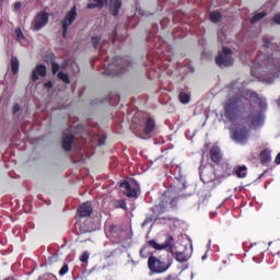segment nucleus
Returning a JSON list of instances; mask_svg holds the SVG:
<instances>
[{"label":"nucleus","instance_id":"nucleus-28","mask_svg":"<svg viewBox=\"0 0 280 280\" xmlns=\"http://www.w3.org/2000/svg\"><path fill=\"white\" fill-rule=\"evenodd\" d=\"M57 78L61 80L65 84H71V79L69 78L68 73L65 72H58Z\"/></svg>","mask_w":280,"mask_h":280},{"label":"nucleus","instance_id":"nucleus-1","mask_svg":"<svg viewBox=\"0 0 280 280\" xmlns=\"http://www.w3.org/2000/svg\"><path fill=\"white\" fill-rule=\"evenodd\" d=\"M244 100H246V102L250 100L254 104H257L261 110H267L268 108L266 97L260 96L253 90H246L242 95L231 96L224 104V117L231 124L235 122L236 119H240L242 113L246 109Z\"/></svg>","mask_w":280,"mask_h":280},{"label":"nucleus","instance_id":"nucleus-6","mask_svg":"<svg viewBox=\"0 0 280 280\" xmlns=\"http://www.w3.org/2000/svg\"><path fill=\"white\" fill-rule=\"evenodd\" d=\"M78 19V7L73 5L65 15L61 21L62 38H67V32H69V26L73 25Z\"/></svg>","mask_w":280,"mask_h":280},{"label":"nucleus","instance_id":"nucleus-24","mask_svg":"<svg viewBox=\"0 0 280 280\" xmlns=\"http://www.w3.org/2000/svg\"><path fill=\"white\" fill-rule=\"evenodd\" d=\"M178 102L180 104H189V102H191V94L187 92H180L178 94Z\"/></svg>","mask_w":280,"mask_h":280},{"label":"nucleus","instance_id":"nucleus-5","mask_svg":"<svg viewBox=\"0 0 280 280\" xmlns=\"http://www.w3.org/2000/svg\"><path fill=\"white\" fill-rule=\"evenodd\" d=\"M250 135V130H248V127L246 126H241V127H235L231 131V138L235 143H240L241 145H246L248 143V136Z\"/></svg>","mask_w":280,"mask_h":280},{"label":"nucleus","instance_id":"nucleus-20","mask_svg":"<svg viewBox=\"0 0 280 280\" xmlns=\"http://www.w3.org/2000/svg\"><path fill=\"white\" fill-rule=\"evenodd\" d=\"M250 125L254 129L261 128L264 126V116L261 114H252Z\"/></svg>","mask_w":280,"mask_h":280},{"label":"nucleus","instance_id":"nucleus-33","mask_svg":"<svg viewBox=\"0 0 280 280\" xmlns=\"http://www.w3.org/2000/svg\"><path fill=\"white\" fill-rule=\"evenodd\" d=\"M15 36L18 42L25 40V35H23L21 27L15 28Z\"/></svg>","mask_w":280,"mask_h":280},{"label":"nucleus","instance_id":"nucleus-17","mask_svg":"<svg viewBox=\"0 0 280 280\" xmlns=\"http://www.w3.org/2000/svg\"><path fill=\"white\" fill-rule=\"evenodd\" d=\"M168 208L167 206H164L161 201L159 202V205L154 206L152 208L153 211V215L152 219L153 220H159V215H163V213H165V211H167Z\"/></svg>","mask_w":280,"mask_h":280},{"label":"nucleus","instance_id":"nucleus-14","mask_svg":"<svg viewBox=\"0 0 280 280\" xmlns=\"http://www.w3.org/2000/svg\"><path fill=\"white\" fill-rule=\"evenodd\" d=\"M38 75L40 78H45L47 75V66L39 63L35 67V69L32 72L33 82H36L38 80Z\"/></svg>","mask_w":280,"mask_h":280},{"label":"nucleus","instance_id":"nucleus-7","mask_svg":"<svg viewBox=\"0 0 280 280\" xmlns=\"http://www.w3.org/2000/svg\"><path fill=\"white\" fill-rule=\"evenodd\" d=\"M160 202H162L166 209H176V207H178V195L172 189H166L160 197Z\"/></svg>","mask_w":280,"mask_h":280},{"label":"nucleus","instance_id":"nucleus-22","mask_svg":"<svg viewBox=\"0 0 280 280\" xmlns=\"http://www.w3.org/2000/svg\"><path fill=\"white\" fill-rule=\"evenodd\" d=\"M272 161V158L270 156V150L265 149L260 152V163L261 165H268Z\"/></svg>","mask_w":280,"mask_h":280},{"label":"nucleus","instance_id":"nucleus-35","mask_svg":"<svg viewBox=\"0 0 280 280\" xmlns=\"http://www.w3.org/2000/svg\"><path fill=\"white\" fill-rule=\"evenodd\" d=\"M69 272V265L65 264L59 270V277H65Z\"/></svg>","mask_w":280,"mask_h":280},{"label":"nucleus","instance_id":"nucleus-13","mask_svg":"<svg viewBox=\"0 0 280 280\" xmlns=\"http://www.w3.org/2000/svg\"><path fill=\"white\" fill-rule=\"evenodd\" d=\"M77 213L79 218H89L93 213V205L91 202H84L82 203L78 210Z\"/></svg>","mask_w":280,"mask_h":280},{"label":"nucleus","instance_id":"nucleus-26","mask_svg":"<svg viewBox=\"0 0 280 280\" xmlns=\"http://www.w3.org/2000/svg\"><path fill=\"white\" fill-rule=\"evenodd\" d=\"M221 20H222V13H220V11H212L210 13L211 23H220Z\"/></svg>","mask_w":280,"mask_h":280},{"label":"nucleus","instance_id":"nucleus-31","mask_svg":"<svg viewBox=\"0 0 280 280\" xmlns=\"http://www.w3.org/2000/svg\"><path fill=\"white\" fill-rule=\"evenodd\" d=\"M176 261H179V264H185V261H189V257L185 255V253H177L176 254Z\"/></svg>","mask_w":280,"mask_h":280},{"label":"nucleus","instance_id":"nucleus-32","mask_svg":"<svg viewBox=\"0 0 280 280\" xmlns=\"http://www.w3.org/2000/svg\"><path fill=\"white\" fill-rule=\"evenodd\" d=\"M91 43H92L94 49H97V47H100V43H102V36H93L91 38Z\"/></svg>","mask_w":280,"mask_h":280},{"label":"nucleus","instance_id":"nucleus-38","mask_svg":"<svg viewBox=\"0 0 280 280\" xmlns=\"http://www.w3.org/2000/svg\"><path fill=\"white\" fill-rule=\"evenodd\" d=\"M19 110H21V105H19V103H15L13 105V115H16V113H19Z\"/></svg>","mask_w":280,"mask_h":280},{"label":"nucleus","instance_id":"nucleus-39","mask_svg":"<svg viewBox=\"0 0 280 280\" xmlns=\"http://www.w3.org/2000/svg\"><path fill=\"white\" fill-rule=\"evenodd\" d=\"M54 86V82H51V81H48V82H46V83H44V88L45 89H51Z\"/></svg>","mask_w":280,"mask_h":280},{"label":"nucleus","instance_id":"nucleus-29","mask_svg":"<svg viewBox=\"0 0 280 280\" xmlns=\"http://www.w3.org/2000/svg\"><path fill=\"white\" fill-rule=\"evenodd\" d=\"M246 165L238 166L235 174L238 178H246Z\"/></svg>","mask_w":280,"mask_h":280},{"label":"nucleus","instance_id":"nucleus-48","mask_svg":"<svg viewBox=\"0 0 280 280\" xmlns=\"http://www.w3.org/2000/svg\"><path fill=\"white\" fill-rule=\"evenodd\" d=\"M176 170H177L178 172H180V167L177 166Z\"/></svg>","mask_w":280,"mask_h":280},{"label":"nucleus","instance_id":"nucleus-15","mask_svg":"<svg viewBox=\"0 0 280 280\" xmlns=\"http://www.w3.org/2000/svg\"><path fill=\"white\" fill-rule=\"evenodd\" d=\"M122 5L121 0H109V14H112V16H119V11Z\"/></svg>","mask_w":280,"mask_h":280},{"label":"nucleus","instance_id":"nucleus-12","mask_svg":"<svg viewBox=\"0 0 280 280\" xmlns=\"http://www.w3.org/2000/svg\"><path fill=\"white\" fill-rule=\"evenodd\" d=\"M267 69L273 78H279L280 73V59L269 57L267 62Z\"/></svg>","mask_w":280,"mask_h":280},{"label":"nucleus","instance_id":"nucleus-18","mask_svg":"<svg viewBox=\"0 0 280 280\" xmlns=\"http://www.w3.org/2000/svg\"><path fill=\"white\" fill-rule=\"evenodd\" d=\"M104 5H108V0H90L86 8L88 10H95V8L102 10Z\"/></svg>","mask_w":280,"mask_h":280},{"label":"nucleus","instance_id":"nucleus-43","mask_svg":"<svg viewBox=\"0 0 280 280\" xmlns=\"http://www.w3.org/2000/svg\"><path fill=\"white\" fill-rule=\"evenodd\" d=\"M219 38H221V39L225 38L224 31H220L219 32Z\"/></svg>","mask_w":280,"mask_h":280},{"label":"nucleus","instance_id":"nucleus-36","mask_svg":"<svg viewBox=\"0 0 280 280\" xmlns=\"http://www.w3.org/2000/svg\"><path fill=\"white\" fill-rule=\"evenodd\" d=\"M89 257H90V254H89V252H83V254L80 256V261L82 262V264H86V261H89Z\"/></svg>","mask_w":280,"mask_h":280},{"label":"nucleus","instance_id":"nucleus-10","mask_svg":"<svg viewBox=\"0 0 280 280\" xmlns=\"http://www.w3.org/2000/svg\"><path fill=\"white\" fill-rule=\"evenodd\" d=\"M48 23L49 14L45 11H39L32 22V30H34V32H38L43 30V27H45V25H47Z\"/></svg>","mask_w":280,"mask_h":280},{"label":"nucleus","instance_id":"nucleus-3","mask_svg":"<svg viewBox=\"0 0 280 280\" xmlns=\"http://www.w3.org/2000/svg\"><path fill=\"white\" fill-rule=\"evenodd\" d=\"M215 65L221 69L226 67H233V50L229 47H223L221 51H219L218 56L214 59Z\"/></svg>","mask_w":280,"mask_h":280},{"label":"nucleus","instance_id":"nucleus-25","mask_svg":"<svg viewBox=\"0 0 280 280\" xmlns=\"http://www.w3.org/2000/svg\"><path fill=\"white\" fill-rule=\"evenodd\" d=\"M266 16H268V13L266 11L254 14L250 20L252 25H255V23H259V21H261V19H266Z\"/></svg>","mask_w":280,"mask_h":280},{"label":"nucleus","instance_id":"nucleus-23","mask_svg":"<svg viewBox=\"0 0 280 280\" xmlns=\"http://www.w3.org/2000/svg\"><path fill=\"white\" fill-rule=\"evenodd\" d=\"M19 58L16 56L11 57V73L16 75L19 73Z\"/></svg>","mask_w":280,"mask_h":280},{"label":"nucleus","instance_id":"nucleus-21","mask_svg":"<svg viewBox=\"0 0 280 280\" xmlns=\"http://www.w3.org/2000/svg\"><path fill=\"white\" fill-rule=\"evenodd\" d=\"M200 179L202 183H213L215 180V174H213V171H203L200 174Z\"/></svg>","mask_w":280,"mask_h":280},{"label":"nucleus","instance_id":"nucleus-37","mask_svg":"<svg viewBox=\"0 0 280 280\" xmlns=\"http://www.w3.org/2000/svg\"><path fill=\"white\" fill-rule=\"evenodd\" d=\"M271 21L276 25H280V13L275 14L273 18L271 19Z\"/></svg>","mask_w":280,"mask_h":280},{"label":"nucleus","instance_id":"nucleus-46","mask_svg":"<svg viewBox=\"0 0 280 280\" xmlns=\"http://www.w3.org/2000/svg\"><path fill=\"white\" fill-rule=\"evenodd\" d=\"M201 259L205 261V259H207V254H205Z\"/></svg>","mask_w":280,"mask_h":280},{"label":"nucleus","instance_id":"nucleus-34","mask_svg":"<svg viewBox=\"0 0 280 280\" xmlns=\"http://www.w3.org/2000/svg\"><path fill=\"white\" fill-rule=\"evenodd\" d=\"M51 71L54 73V75H56V73H58V71H60V65L56 61L51 62Z\"/></svg>","mask_w":280,"mask_h":280},{"label":"nucleus","instance_id":"nucleus-4","mask_svg":"<svg viewBox=\"0 0 280 280\" xmlns=\"http://www.w3.org/2000/svg\"><path fill=\"white\" fill-rule=\"evenodd\" d=\"M131 65L132 61H130V59L116 57L114 62L109 63L108 69L112 71L113 75H120V73H124Z\"/></svg>","mask_w":280,"mask_h":280},{"label":"nucleus","instance_id":"nucleus-9","mask_svg":"<svg viewBox=\"0 0 280 280\" xmlns=\"http://www.w3.org/2000/svg\"><path fill=\"white\" fill-rule=\"evenodd\" d=\"M156 128V120H154L152 117H147L144 120V128L142 131H135L136 137H139L140 139H145V137H150L152 132H154Z\"/></svg>","mask_w":280,"mask_h":280},{"label":"nucleus","instance_id":"nucleus-2","mask_svg":"<svg viewBox=\"0 0 280 280\" xmlns=\"http://www.w3.org/2000/svg\"><path fill=\"white\" fill-rule=\"evenodd\" d=\"M172 262L170 260H161V258H156V256H150L148 259V268L154 275H163V272H167Z\"/></svg>","mask_w":280,"mask_h":280},{"label":"nucleus","instance_id":"nucleus-27","mask_svg":"<svg viewBox=\"0 0 280 280\" xmlns=\"http://www.w3.org/2000/svg\"><path fill=\"white\" fill-rule=\"evenodd\" d=\"M150 255H151L150 246L148 245L142 246L140 249V257H142V259H148Z\"/></svg>","mask_w":280,"mask_h":280},{"label":"nucleus","instance_id":"nucleus-40","mask_svg":"<svg viewBox=\"0 0 280 280\" xmlns=\"http://www.w3.org/2000/svg\"><path fill=\"white\" fill-rule=\"evenodd\" d=\"M21 7H22L21 2H15V3L13 4V8H14L15 11L21 10Z\"/></svg>","mask_w":280,"mask_h":280},{"label":"nucleus","instance_id":"nucleus-47","mask_svg":"<svg viewBox=\"0 0 280 280\" xmlns=\"http://www.w3.org/2000/svg\"><path fill=\"white\" fill-rule=\"evenodd\" d=\"M114 34H115V36H117V28H115Z\"/></svg>","mask_w":280,"mask_h":280},{"label":"nucleus","instance_id":"nucleus-16","mask_svg":"<svg viewBox=\"0 0 280 280\" xmlns=\"http://www.w3.org/2000/svg\"><path fill=\"white\" fill-rule=\"evenodd\" d=\"M210 159L212 163H215V165H220V163H222V151L219 147H212L210 149Z\"/></svg>","mask_w":280,"mask_h":280},{"label":"nucleus","instance_id":"nucleus-19","mask_svg":"<svg viewBox=\"0 0 280 280\" xmlns=\"http://www.w3.org/2000/svg\"><path fill=\"white\" fill-rule=\"evenodd\" d=\"M73 141H74L73 135H68V136L63 137L62 149L65 150V152H71V150L73 148Z\"/></svg>","mask_w":280,"mask_h":280},{"label":"nucleus","instance_id":"nucleus-45","mask_svg":"<svg viewBox=\"0 0 280 280\" xmlns=\"http://www.w3.org/2000/svg\"><path fill=\"white\" fill-rule=\"evenodd\" d=\"M98 143H100L101 145H104L105 140H104V139H100V140H98Z\"/></svg>","mask_w":280,"mask_h":280},{"label":"nucleus","instance_id":"nucleus-11","mask_svg":"<svg viewBox=\"0 0 280 280\" xmlns=\"http://www.w3.org/2000/svg\"><path fill=\"white\" fill-rule=\"evenodd\" d=\"M120 188L127 198H137V192L139 191V183L135 179L131 182V184L128 180H125L120 184Z\"/></svg>","mask_w":280,"mask_h":280},{"label":"nucleus","instance_id":"nucleus-49","mask_svg":"<svg viewBox=\"0 0 280 280\" xmlns=\"http://www.w3.org/2000/svg\"><path fill=\"white\" fill-rule=\"evenodd\" d=\"M113 43H115V37H114V39H113Z\"/></svg>","mask_w":280,"mask_h":280},{"label":"nucleus","instance_id":"nucleus-42","mask_svg":"<svg viewBox=\"0 0 280 280\" xmlns=\"http://www.w3.org/2000/svg\"><path fill=\"white\" fill-rule=\"evenodd\" d=\"M275 163H276L277 165H280V153H278V155L276 156Z\"/></svg>","mask_w":280,"mask_h":280},{"label":"nucleus","instance_id":"nucleus-30","mask_svg":"<svg viewBox=\"0 0 280 280\" xmlns=\"http://www.w3.org/2000/svg\"><path fill=\"white\" fill-rule=\"evenodd\" d=\"M114 208L115 209H124L125 211H126V209H128V207L126 205V200H124V199L115 200Z\"/></svg>","mask_w":280,"mask_h":280},{"label":"nucleus","instance_id":"nucleus-44","mask_svg":"<svg viewBox=\"0 0 280 280\" xmlns=\"http://www.w3.org/2000/svg\"><path fill=\"white\" fill-rule=\"evenodd\" d=\"M268 173V170L264 171L262 174L259 175V178H262V176H265V174Z\"/></svg>","mask_w":280,"mask_h":280},{"label":"nucleus","instance_id":"nucleus-8","mask_svg":"<svg viewBox=\"0 0 280 280\" xmlns=\"http://www.w3.org/2000/svg\"><path fill=\"white\" fill-rule=\"evenodd\" d=\"M147 246H151V248H154L155 250H166L167 253H174V236L167 235L164 244H159L156 241L151 240L148 241Z\"/></svg>","mask_w":280,"mask_h":280},{"label":"nucleus","instance_id":"nucleus-41","mask_svg":"<svg viewBox=\"0 0 280 280\" xmlns=\"http://www.w3.org/2000/svg\"><path fill=\"white\" fill-rule=\"evenodd\" d=\"M109 232H110V233H116V232H117V225L112 224V225L109 226Z\"/></svg>","mask_w":280,"mask_h":280}]
</instances>
